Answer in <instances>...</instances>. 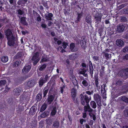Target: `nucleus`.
<instances>
[{
	"label": "nucleus",
	"instance_id": "13d9d810",
	"mask_svg": "<svg viewBox=\"0 0 128 128\" xmlns=\"http://www.w3.org/2000/svg\"><path fill=\"white\" fill-rule=\"evenodd\" d=\"M48 59L46 58H42L41 61L42 62H46L48 60Z\"/></svg>",
	"mask_w": 128,
	"mask_h": 128
},
{
	"label": "nucleus",
	"instance_id": "aec40b11",
	"mask_svg": "<svg viewBox=\"0 0 128 128\" xmlns=\"http://www.w3.org/2000/svg\"><path fill=\"white\" fill-rule=\"evenodd\" d=\"M71 94L72 96V98L73 101L75 100L76 94V90L75 88H72V89Z\"/></svg>",
	"mask_w": 128,
	"mask_h": 128
},
{
	"label": "nucleus",
	"instance_id": "72a5a7b5",
	"mask_svg": "<svg viewBox=\"0 0 128 128\" xmlns=\"http://www.w3.org/2000/svg\"><path fill=\"white\" fill-rule=\"evenodd\" d=\"M90 105L93 108H95L96 107V104L94 101H92L90 102Z\"/></svg>",
	"mask_w": 128,
	"mask_h": 128
},
{
	"label": "nucleus",
	"instance_id": "864d4df0",
	"mask_svg": "<svg viewBox=\"0 0 128 128\" xmlns=\"http://www.w3.org/2000/svg\"><path fill=\"white\" fill-rule=\"evenodd\" d=\"M17 12L18 14L20 15H22L24 13V11L20 9H18V10Z\"/></svg>",
	"mask_w": 128,
	"mask_h": 128
},
{
	"label": "nucleus",
	"instance_id": "09e8293b",
	"mask_svg": "<svg viewBox=\"0 0 128 128\" xmlns=\"http://www.w3.org/2000/svg\"><path fill=\"white\" fill-rule=\"evenodd\" d=\"M92 58L94 62H96L99 60V56H94L92 57Z\"/></svg>",
	"mask_w": 128,
	"mask_h": 128
},
{
	"label": "nucleus",
	"instance_id": "37998d69",
	"mask_svg": "<svg viewBox=\"0 0 128 128\" xmlns=\"http://www.w3.org/2000/svg\"><path fill=\"white\" fill-rule=\"evenodd\" d=\"M42 4L43 6L47 9H48L49 8L48 6V5L47 2H45L44 1L42 2Z\"/></svg>",
	"mask_w": 128,
	"mask_h": 128
},
{
	"label": "nucleus",
	"instance_id": "423d86ee",
	"mask_svg": "<svg viewBox=\"0 0 128 128\" xmlns=\"http://www.w3.org/2000/svg\"><path fill=\"white\" fill-rule=\"evenodd\" d=\"M8 40V44L10 46H13L15 43L14 36H12L11 37L7 38Z\"/></svg>",
	"mask_w": 128,
	"mask_h": 128
},
{
	"label": "nucleus",
	"instance_id": "4d7b16f0",
	"mask_svg": "<svg viewBox=\"0 0 128 128\" xmlns=\"http://www.w3.org/2000/svg\"><path fill=\"white\" fill-rule=\"evenodd\" d=\"M122 51L124 52H128V46H126L124 47Z\"/></svg>",
	"mask_w": 128,
	"mask_h": 128
},
{
	"label": "nucleus",
	"instance_id": "a878e982",
	"mask_svg": "<svg viewBox=\"0 0 128 128\" xmlns=\"http://www.w3.org/2000/svg\"><path fill=\"white\" fill-rule=\"evenodd\" d=\"M27 0H19L17 3L19 5H21L22 6H24L25 4L27 2Z\"/></svg>",
	"mask_w": 128,
	"mask_h": 128
},
{
	"label": "nucleus",
	"instance_id": "5fc2aeb1",
	"mask_svg": "<svg viewBox=\"0 0 128 128\" xmlns=\"http://www.w3.org/2000/svg\"><path fill=\"white\" fill-rule=\"evenodd\" d=\"M124 115L125 116L128 117V109L124 110Z\"/></svg>",
	"mask_w": 128,
	"mask_h": 128
},
{
	"label": "nucleus",
	"instance_id": "5701e85b",
	"mask_svg": "<svg viewBox=\"0 0 128 128\" xmlns=\"http://www.w3.org/2000/svg\"><path fill=\"white\" fill-rule=\"evenodd\" d=\"M26 17H21L20 18V22L21 24L24 26H27L28 24L26 21Z\"/></svg>",
	"mask_w": 128,
	"mask_h": 128
},
{
	"label": "nucleus",
	"instance_id": "f8f14e48",
	"mask_svg": "<svg viewBox=\"0 0 128 128\" xmlns=\"http://www.w3.org/2000/svg\"><path fill=\"white\" fill-rule=\"evenodd\" d=\"M21 92V88L20 87L14 89L12 91V93L15 96H18L20 95Z\"/></svg>",
	"mask_w": 128,
	"mask_h": 128
},
{
	"label": "nucleus",
	"instance_id": "8fccbe9b",
	"mask_svg": "<svg viewBox=\"0 0 128 128\" xmlns=\"http://www.w3.org/2000/svg\"><path fill=\"white\" fill-rule=\"evenodd\" d=\"M122 81H121L120 80H118L116 81V86H120L122 85Z\"/></svg>",
	"mask_w": 128,
	"mask_h": 128
},
{
	"label": "nucleus",
	"instance_id": "79ce46f5",
	"mask_svg": "<svg viewBox=\"0 0 128 128\" xmlns=\"http://www.w3.org/2000/svg\"><path fill=\"white\" fill-rule=\"evenodd\" d=\"M6 83L5 80H0V86H4Z\"/></svg>",
	"mask_w": 128,
	"mask_h": 128
},
{
	"label": "nucleus",
	"instance_id": "0eeeda50",
	"mask_svg": "<svg viewBox=\"0 0 128 128\" xmlns=\"http://www.w3.org/2000/svg\"><path fill=\"white\" fill-rule=\"evenodd\" d=\"M125 25L123 23H120L117 26L116 30L118 32H122L124 29Z\"/></svg>",
	"mask_w": 128,
	"mask_h": 128
},
{
	"label": "nucleus",
	"instance_id": "c85d7f7f",
	"mask_svg": "<svg viewBox=\"0 0 128 128\" xmlns=\"http://www.w3.org/2000/svg\"><path fill=\"white\" fill-rule=\"evenodd\" d=\"M47 105L46 104L44 103L42 105L40 110V112H42L46 109Z\"/></svg>",
	"mask_w": 128,
	"mask_h": 128
},
{
	"label": "nucleus",
	"instance_id": "1a4fd4ad",
	"mask_svg": "<svg viewBox=\"0 0 128 128\" xmlns=\"http://www.w3.org/2000/svg\"><path fill=\"white\" fill-rule=\"evenodd\" d=\"M35 84V81L33 79H29L26 83L27 86L31 88L34 86Z\"/></svg>",
	"mask_w": 128,
	"mask_h": 128
},
{
	"label": "nucleus",
	"instance_id": "f704fd0d",
	"mask_svg": "<svg viewBox=\"0 0 128 128\" xmlns=\"http://www.w3.org/2000/svg\"><path fill=\"white\" fill-rule=\"evenodd\" d=\"M8 60V57L7 56H4L1 58L2 61L4 63L6 62Z\"/></svg>",
	"mask_w": 128,
	"mask_h": 128
},
{
	"label": "nucleus",
	"instance_id": "6e6552de",
	"mask_svg": "<svg viewBox=\"0 0 128 128\" xmlns=\"http://www.w3.org/2000/svg\"><path fill=\"white\" fill-rule=\"evenodd\" d=\"M51 83L50 82H48V84H49V87H48V85L46 86L44 89L43 91V97L44 98H45L47 94L48 91L49 90L50 86L51 85Z\"/></svg>",
	"mask_w": 128,
	"mask_h": 128
},
{
	"label": "nucleus",
	"instance_id": "ddd939ff",
	"mask_svg": "<svg viewBox=\"0 0 128 128\" xmlns=\"http://www.w3.org/2000/svg\"><path fill=\"white\" fill-rule=\"evenodd\" d=\"M88 65L89 67V69L91 77H92L93 76L94 68L93 66L92 62L91 61L89 60L88 62Z\"/></svg>",
	"mask_w": 128,
	"mask_h": 128
},
{
	"label": "nucleus",
	"instance_id": "c9c22d12",
	"mask_svg": "<svg viewBox=\"0 0 128 128\" xmlns=\"http://www.w3.org/2000/svg\"><path fill=\"white\" fill-rule=\"evenodd\" d=\"M46 67V64H43L39 68L38 70L40 71H42L45 69Z\"/></svg>",
	"mask_w": 128,
	"mask_h": 128
},
{
	"label": "nucleus",
	"instance_id": "b1692460",
	"mask_svg": "<svg viewBox=\"0 0 128 128\" xmlns=\"http://www.w3.org/2000/svg\"><path fill=\"white\" fill-rule=\"evenodd\" d=\"M59 122L58 120H56L54 121L52 125V128H58L60 127Z\"/></svg>",
	"mask_w": 128,
	"mask_h": 128
},
{
	"label": "nucleus",
	"instance_id": "680f3d73",
	"mask_svg": "<svg viewBox=\"0 0 128 128\" xmlns=\"http://www.w3.org/2000/svg\"><path fill=\"white\" fill-rule=\"evenodd\" d=\"M104 71L102 70H100V77L102 76L104 74Z\"/></svg>",
	"mask_w": 128,
	"mask_h": 128
},
{
	"label": "nucleus",
	"instance_id": "338daca9",
	"mask_svg": "<svg viewBox=\"0 0 128 128\" xmlns=\"http://www.w3.org/2000/svg\"><path fill=\"white\" fill-rule=\"evenodd\" d=\"M95 82L96 86V87L98 86V85L99 84L98 82V79H95Z\"/></svg>",
	"mask_w": 128,
	"mask_h": 128
},
{
	"label": "nucleus",
	"instance_id": "3c124183",
	"mask_svg": "<svg viewBox=\"0 0 128 128\" xmlns=\"http://www.w3.org/2000/svg\"><path fill=\"white\" fill-rule=\"evenodd\" d=\"M46 124H48L49 125H50L52 124V120L51 119H48L46 120Z\"/></svg>",
	"mask_w": 128,
	"mask_h": 128
},
{
	"label": "nucleus",
	"instance_id": "9d476101",
	"mask_svg": "<svg viewBox=\"0 0 128 128\" xmlns=\"http://www.w3.org/2000/svg\"><path fill=\"white\" fill-rule=\"evenodd\" d=\"M106 86V84H103L102 86L101 89V92L102 96L104 98H106V91L105 89V87Z\"/></svg>",
	"mask_w": 128,
	"mask_h": 128
},
{
	"label": "nucleus",
	"instance_id": "052dcab7",
	"mask_svg": "<svg viewBox=\"0 0 128 128\" xmlns=\"http://www.w3.org/2000/svg\"><path fill=\"white\" fill-rule=\"evenodd\" d=\"M50 78V77L48 76V74H46L45 75L44 78V80H45V81L46 82H47L48 80Z\"/></svg>",
	"mask_w": 128,
	"mask_h": 128
},
{
	"label": "nucleus",
	"instance_id": "39448f33",
	"mask_svg": "<svg viewBox=\"0 0 128 128\" xmlns=\"http://www.w3.org/2000/svg\"><path fill=\"white\" fill-rule=\"evenodd\" d=\"M94 100L96 102L98 106H100L101 105V97L100 96L99 94H95L94 95Z\"/></svg>",
	"mask_w": 128,
	"mask_h": 128
},
{
	"label": "nucleus",
	"instance_id": "7c9ffc66",
	"mask_svg": "<svg viewBox=\"0 0 128 128\" xmlns=\"http://www.w3.org/2000/svg\"><path fill=\"white\" fill-rule=\"evenodd\" d=\"M57 110L56 107H54L52 110L50 114L51 116H54L56 113Z\"/></svg>",
	"mask_w": 128,
	"mask_h": 128
},
{
	"label": "nucleus",
	"instance_id": "e2e57ef3",
	"mask_svg": "<svg viewBox=\"0 0 128 128\" xmlns=\"http://www.w3.org/2000/svg\"><path fill=\"white\" fill-rule=\"evenodd\" d=\"M94 92L92 90L91 92L90 91H86V94H88L89 95H90L92 94H93Z\"/></svg>",
	"mask_w": 128,
	"mask_h": 128
},
{
	"label": "nucleus",
	"instance_id": "f03ea898",
	"mask_svg": "<svg viewBox=\"0 0 128 128\" xmlns=\"http://www.w3.org/2000/svg\"><path fill=\"white\" fill-rule=\"evenodd\" d=\"M118 74L123 78L128 77V67L121 69L118 72Z\"/></svg>",
	"mask_w": 128,
	"mask_h": 128
},
{
	"label": "nucleus",
	"instance_id": "a18cd8bd",
	"mask_svg": "<svg viewBox=\"0 0 128 128\" xmlns=\"http://www.w3.org/2000/svg\"><path fill=\"white\" fill-rule=\"evenodd\" d=\"M84 112L87 111L89 109L90 106L89 105V104L88 105H85L84 106Z\"/></svg>",
	"mask_w": 128,
	"mask_h": 128
},
{
	"label": "nucleus",
	"instance_id": "bb28decb",
	"mask_svg": "<svg viewBox=\"0 0 128 128\" xmlns=\"http://www.w3.org/2000/svg\"><path fill=\"white\" fill-rule=\"evenodd\" d=\"M122 90L124 92H126L128 91V83L122 86Z\"/></svg>",
	"mask_w": 128,
	"mask_h": 128
},
{
	"label": "nucleus",
	"instance_id": "69168bd1",
	"mask_svg": "<svg viewBox=\"0 0 128 128\" xmlns=\"http://www.w3.org/2000/svg\"><path fill=\"white\" fill-rule=\"evenodd\" d=\"M72 82L74 86H78V84L77 80H76L75 81H73Z\"/></svg>",
	"mask_w": 128,
	"mask_h": 128
},
{
	"label": "nucleus",
	"instance_id": "4c0bfd02",
	"mask_svg": "<svg viewBox=\"0 0 128 128\" xmlns=\"http://www.w3.org/2000/svg\"><path fill=\"white\" fill-rule=\"evenodd\" d=\"M102 53L104 54L103 57L106 58V60H108L110 58L109 54L108 53H106L105 52H103Z\"/></svg>",
	"mask_w": 128,
	"mask_h": 128
},
{
	"label": "nucleus",
	"instance_id": "2eb2a0df",
	"mask_svg": "<svg viewBox=\"0 0 128 128\" xmlns=\"http://www.w3.org/2000/svg\"><path fill=\"white\" fill-rule=\"evenodd\" d=\"M83 14V12L82 11L80 13L78 12H77V16L76 20L75 21L76 23H78L80 22L81 18Z\"/></svg>",
	"mask_w": 128,
	"mask_h": 128
},
{
	"label": "nucleus",
	"instance_id": "0e129e2a",
	"mask_svg": "<svg viewBox=\"0 0 128 128\" xmlns=\"http://www.w3.org/2000/svg\"><path fill=\"white\" fill-rule=\"evenodd\" d=\"M65 63L64 64H66V66H67V65H69L70 64V62L68 59L66 60L65 61Z\"/></svg>",
	"mask_w": 128,
	"mask_h": 128
},
{
	"label": "nucleus",
	"instance_id": "2f4dec72",
	"mask_svg": "<svg viewBox=\"0 0 128 128\" xmlns=\"http://www.w3.org/2000/svg\"><path fill=\"white\" fill-rule=\"evenodd\" d=\"M91 17L90 16L87 15L85 18L86 22L88 24H90L91 22Z\"/></svg>",
	"mask_w": 128,
	"mask_h": 128
},
{
	"label": "nucleus",
	"instance_id": "a211bd4d",
	"mask_svg": "<svg viewBox=\"0 0 128 128\" xmlns=\"http://www.w3.org/2000/svg\"><path fill=\"white\" fill-rule=\"evenodd\" d=\"M82 78L83 79V80L82 82V87L83 86L84 87H87L90 84L89 82H88L87 80L84 79V77H82Z\"/></svg>",
	"mask_w": 128,
	"mask_h": 128
},
{
	"label": "nucleus",
	"instance_id": "774afa93",
	"mask_svg": "<svg viewBox=\"0 0 128 128\" xmlns=\"http://www.w3.org/2000/svg\"><path fill=\"white\" fill-rule=\"evenodd\" d=\"M41 17L40 15H39L38 16H37L36 18V20L38 22H40L41 20Z\"/></svg>",
	"mask_w": 128,
	"mask_h": 128
},
{
	"label": "nucleus",
	"instance_id": "ea45409f",
	"mask_svg": "<svg viewBox=\"0 0 128 128\" xmlns=\"http://www.w3.org/2000/svg\"><path fill=\"white\" fill-rule=\"evenodd\" d=\"M128 5V2L126 3L125 4H122L118 6V8L120 9H121L122 8H123L126 6Z\"/></svg>",
	"mask_w": 128,
	"mask_h": 128
},
{
	"label": "nucleus",
	"instance_id": "473e14b6",
	"mask_svg": "<svg viewBox=\"0 0 128 128\" xmlns=\"http://www.w3.org/2000/svg\"><path fill=\"white\" fill-rule=\"evenodd\" d=\"M42 98V94L38 93L36 96V99L37 102H39L40 100Z\"/></svg>",
	"mask_w": 128,
	"mask_h": 128
},
{
	"label": "nucleus",
	"instance_id": "4468645a",
	"mask_svg": "<svg viewBox=\"0 0 128 128\" xmlns=\"http://www.w3.org/2000/svg\"><path fill=\"white\" fill-rule=\"evenodd\" d=\"M55 97V95L52 94L48 95L47 99V102L49 104H50L53 102Z\"/></svg>",
	"mask_w": 128,
	"mask_h": 128
},
{
	"label": "nucleus",
	"instance_id": "412c9836",
	"mask_svg": "<svg viewBox=\"0 0 128 128\" xmlns=\"http://www.w3.org/2000/svg\"><path fill=\"white\" fill-rule=\"evenodd\" d=\"M116 45L119 47H121L123 46L124 43L123 41L121 39H117L116 41Z\"/></svg>",
	"mask_w": 128,
	"mask_h": 128
},
{
	"label": "nucleus",
	"instance_id": "dca6fc26",
	"mask_svg": "<svg viewBox=\"0 0 128 128\" xmlns=\"http://www.w3.org/2000/svg\"><path fill=\"white\" fill-rule=\"evenodd\" d=\"M6 38L11 37L13 36L12 31L9 28L7 29L4 32Z\"/></svg>",
	"mask_w": 128,
	"mask_h": 128
},
{
	"label": "nucleus",
	"instance_id": "49530a36",
	"mask_svg": "<svg viewBox=\"0 0 128 128\" xmlns=\"http://www.w3.org/2000/svg\"><path fill=\"white\" fill-rule=\"evenodd\" d=\"M20 63L18 61H16L13 64V66L14 67H17L19 65Z\"/></svg>",
	"mask_w": 128,
	"mask_h": 128
},
{
	"label": "nucleus",
	"instance_id": "58836bf2",
	"mask_svg": "<svg viewBox=\"0 0 128 128\" xmlns=\"http://www.w3.org/2000/svg\"><path fill=\"white\" fill-rule=\"evenodd\" d=\"M65 88V85H63L62 86L60 87V92L61 93L63 94L64 91V89Z\"/></svg>",
	"mask_w": 128,
	"mask_h": 128
},
{
	"label": "nucleus",
	"instance_id": "f3484780",
	"mask_svg": "<svg viewBox=\"0 0 128 128\" xmlns=\"http://www.w3.org/2000/svg\"><path fill=\"white\" fill-rule=\"evenodd\" d=\"M36 108L35 106H33L30 109L29 112V114L30 115H34L36 111Z\"/></svg>",
	"mask_w": 128,
	"mask_h": 128
},
{
	"label": "nucleus",
	"instance_id": "f257e3e1",
	"mask_svg": "<svg viewBox=\"0 0 128 128\" xmlns=\"http://www.w3.org/2000/svg\"><path fill=\"white\" fill-rule=\"evenodd\" d=\"M80 99L81 104L84 106L85 105H88L90 101L91 100L90 96H88L86 94L80 95Z\"/></svg>",
	"mask_w": 128,
	"mask_h": 128
},
{
	"label": "nucleus",
	"instance_id": "6e6d98bb",
	"mask_svg": "<svg viewBox=\"0 0 128 128\" xmlns=\"http://www.w3.org/2000/svg\"><path fill=\"white\" fill-rule=\"evenodd\" d=\"M33 14L34 17L38 16L40 15L38 14L34 10H33Z\"/></svg>",
	"mask_w": 128,
	"mask_h": 128
},
{
	"label": "nucleus",
	"instance_id": "393cba45",
	"mask_svg": "<svg viewBox=\"0 0 128 128\" xmlns=\"http://www.w3.org/2000/svg\"><path fill=\"white\" fill-rule=\"evenodd\" d=\"M75 46V44L74 43H71L70 44V49L72 52H76L78 50H76L74 49Z\"/></svg>",
	"mask_w": 128,
	"mask_h": 128
},
{
	"label": "nucleus",
	"instance_id": "603ef678",
	"mask_svg": "<svg viewBox=\"0 0 128 128\" xmlns=\"http://www.w3.org/2000/svg\"><path fill=\"white\" fill-rule=\"evenodd\" d=\"M68 45V43L65 42H62V46H63L64 49H65Z\"/></svg>",
	"mask_w": 128,
	"mask_h": 128
},
{
	"label": "nucleus",
	"instance_id": "6ab92c4d",
	"mask_svg": "<svg viewBox=\"0 0 128 128\" xmlns=\"http://www.w3.org/2000/svg\"><path fill=\"white\" fill-rule=\"evenodd\" d=\"M95 18L96 20V22H97L98 23H99L101 22L102 16H100L98 12H96L95 15Z\"/></svg>",
	"mask_w": 128,
	"mask_h": 128
},
{
	"label": "nucleus",
	"instance_id": "c756f323",
	"mask_svg": "<svg viewBox=\"0 0 128 128\" xmlns=\"http://www.w3.org/2000/svg\"><path fill=\"white\" fill-rule=\"evenodd\" d=\"M120 100L126 103H128V98L126 96H123L121 97Z\"/></svg>",
	"mask_w": 128,
	"mask_h": 128
},
{
	"label": "nucleus",
	"instance_id": "bf43d9fd",
	"mask_svg": "<svg viewBox=\"0 0 128 128\" xmlns=\"http://www.w3.org/2000/svg\"><path fill=\"white\" fill-rule=\"evenodd\" d=\"M122 59L124 60H128V54H126L125 56L122 57Z\"/></svg>",
	"mask_w": 128,
	"mask_h": 128
},
{
	"label": "nucleus",
	"instance_id": "4be33fe9",
	"mask_svg": "<svg viewBox=\"0 0 128 128\" xmlns=\"http://www.w3.org/2000/svg\"><path fill=\"white\" fill-rule=\"evenodd\" d=\"M45 18L48 20H52V18L53 16V15L51 13H48V14H46L44 16Z\"/></svg>",
	"mask_w": 128,
	"mask_h": 128
},
{
	"label": "nucleus",
	"instance_id": "cd10ccee",
	"mask_svg": "<svg viewBox=\"0 0 128 128\" xmlns=\"http://www.w3.org/2000/svg\"><path fill=\"white\" fill-rule=\"evenodd\" d=\"M46 82L44 80L43 78L42 77H41L40 79L38 82L39 86L40 87L42 86Z\"/></svg>",
	"mask_w": 128,
	"mask_h": 128
},
{
	"label": "nucleus",
	"instance_id": "de8ad7c7",
	"mask_svg": "<svg viewBox=\"0 0 128 128\" xmlns=\"http://www.w3.org/2000/svg\"><path fill=\"white\" fill-rule=\"evenodd\" d=\"M120 18V21L122 22H125L127 21V19L125 16H122Z\"/></svg>",
	"mask_w": 128,
	"mask_h": 128
},
{
	"label": "nucleus",
	"instance_id": "7ed1b4c3",
	"mask_svg": "<svg viewBox=\"0 0 128 128\" xmlns=\"http://www.w3.org/2000/svg\"><path fill=\"white\" fill-rule=\"evenodd\" d=\"M39 55V53L37 52L34 53L31 58V60L34 61L33 63V64L34 66L36 65L40 60Z\"/></svg>",
	"mask_w": 128,
	"mask_h": 128
},
{
	"label": "nucleus",
	"instance_id": "9b49d317",
	"mask_svg": "<svg viewBox=\"0 0 128 128\" xmlns=\"http://www.w3.org/2000/svg\"><path fill=\"white\" fill-rule=\"evenodd\" d=\"M31 68V65L26 64L22 70V72L24 74L28 72Z\"/></svg>",
	"mask_w": 128,
	"mask_h": 128
},
{
	"label": "nucleus",
	"instance_id": "e433bc0d",
	"mask_svg": "<svg viewBox=\"0 0 128 128\" xmlns=\"http://www.w3.org/2000/svg\"><path fill=\"white\" fill-rule=\"evenodd\" d=\"M22 52H18L15 56V58L16 59H18L21 58L22 56Z\"/></svg>",
	"mask_w": 128,
	"mask_h": 128
},
{
	"label": "nucleus",
	"instance_id": "20e7f679",
	"mask_svg": "<svg viewBox=\"0 0 128 128\" xmlns=\"http://www.w3.org/2000/svg\"><path fill=\"white\" fill-rule=\"evenodd\" d=\"M86 38L85 36H82L81 38L80 45L82 48L84 50L86 49L87 47Z\"/></svg>",
	"mask_w": 128,
	"mask_h": 128
},
{
	"label": "nucleus",
	"instance_id": "c03bdc74",
	"mask_svg": "<svg viewBox=\"0 0 128 128\" xmlns=\"http://www.w3.org/2000/svg\"><path fill=\"white\" fill-rule=\"evenodd\" d=\"M80 70H81L80 72V74H83L87 71V70L86 69H85L84 68H83L82 69L81 68Z\"/></svg>",
	"mask_w": 128,
	"mask_h": 128
},
{
	"label": "nucleus",
	"instance_id": "a19ab883",
	"mask_svg": "<svg viewBox=\"0 0 128 128\" xmlns=\"http://www.w3.org/2000/svg\"><path fill=\"white\" fill-rule=\"evenodd\" d=\"M48 114L47 112H44L40 115V116L43 118H44L45 117L48 116Z\"/></svg>",
	"mask_w": 128,
	"mask_h": 128
}]
</instances>
